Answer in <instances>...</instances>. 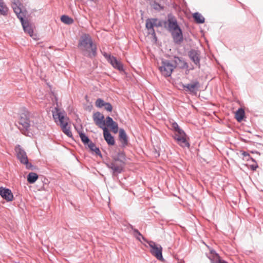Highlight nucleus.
I'll use <instances>...</instances> for the list:
<instances>
[{
    "instance_id": "f257e3e1",
    "label": "nucleus",
    "mask_w": 263,
    "mask_h": 263,
    "mask_svg": "<svg viewBox=\"0 0 263 263\" xmlns=\"http://www.w3.org/2000/svg\"><path fill=\"white\" fill-rule=\"evenodd\" d=\"M79 47L84 55L92 58L97 55V46L88 34H84L81 37Z\"/></svg>"
},
{
    "instance_id": "f03ea898",
    "label": "nucleus",
    "mask_w": 263,
    "mask_h": 263,
    "mask_svg": "<svg viewBox=\"0 0 263 263\" xmlns=\"http://www.w3.org/2000/svg\"><path fill=\"white\" fill-rule=\"evenodd\" d=\"M22 7V4L19 0L12 1V8L16 14L17 17L20 20L24 31L32 36L33 34V30L28 21L24 20L26 14V11L25 10H23Z\"/></svg>"
},
{
    "instance_id": "7ed1b4c3",
    "label": "nucleus",
    "mask_w": 263,
    "mask_h": 263,
    "mask_svg": "<svg viewBox=\"0 0 263 263\" xmlns=\"http://www.w3.org/2000/svg\"><path fill=\"white\" fill-rule=\"evenodd\" d=\"M18 123L20 124L18 128L24 135L28 136L29 133L31 134L30 132L31 130L30 120L27 115L22 114L21 115Z\"/></svg>"
},
{
    "instance_id": "20e7f679",
    "label": "nucleus",
    "mask_w": 263,
    "mask_h": 263,
    "mask_svg": "<svg viewBox=\"0 0 263 263\" xmlns=\"http://www.w3.org/2000/svg\"><path fill=\"white\" fill-rule=\"evenodd\" d=\"M175 68V66L174 65V64L167 60H163L161 62V65L159 67L161 74L165 77L171 76Z\"/></svg>"
},
{
    "instance_id": "39448f33",
    "label": "nucleus",
    "mask_w": 263,
    "mask_h": 263,
    "mask_svg": "<svg viewBox=\"0 0 263 263\" xmlns=\"http://www.w3.org/2000/svg\"><path fill=\"white\" fill-rule=\"evenodd\" d=\"M164 24V21H159L157 18H148L146 20V28L149 31V33L154 36H156L155 31L154 29V27H162Z\"/></svg>"
},
{
    "instance_id": "423d86ee",
    "label": "nucleus",
    "mask_w": 263,
    "mask_h": 263,
    "mask_svg": "<svg viewBox=\"0 0 263 263\" xmlns=\"http://www.w3.org/2000/svg\"><path fill=\"white\" fill-rule=\"evenodd\" d=\"M15 152L17 159L22 164H31L29 163L27 154L23 147L20 145H16L15 147Z\"/></svg>"
},
{
    "instance_id": "0eeeda50",
    "label": "nucleus",
    "mask_w": 263,
    "mask_h": 263,
    "mask_svg": "<svg viewBox=\"0 0 263 263\" xmlns=\"http://www.w3.org/2000/svg\"><path fill=\"white\" fill-rule=\"evenodd\" d=\"M147 243L151 248L150 252L151 254L158 260H163V258L162 254V248L161 245L156 244L153 241H149Z\"/></svg>"
},
{
    "instance_id": "6e6552de",
    "label": "nucleus",
    "mask_w": 263,
    "mask_h": 263,
    "mask_svg": "<svg viewBox=\"0 0 263 263\" xmlns=\"http://www.w3.org/2000/svg\"><path fill=\"white\" fill-rule=\"evenodd\" d=\"M167 24V30L169 32L175 31L180 27L178 24L176 18L172 14H169L167 16V20L164 21V25H166ZM166 27V26H165Z\"/></svg>"
},
{
    "instance_id": "1a4fd4ad",
    "label": "nucleus",
    "mask_w": 263,
    "mask_h": 263,
    "mask_svg": "<svg viewBox=\"0 0 263 263\" xmlns=\"http://www.w3.org/2000/svg\"><path fill=\"white\" fill-rule=\"evenodd\" d=\"M186 135L184 132L181 134H175L174 139L177 141L178 144L183 147L189 148L190 145L186 138Z\"/></svg>"
},
{
    "instance_id": "9d476101",
    "label": "nucleus",
    "mask_w": 263,
    "mask_h": 263,
    "mask_svg": "<svg viewBox=\"0 0 263 263\" xmlns=\"http://www.w3.org/2000/svg\"><path fill=\"white\" fill-rule=\"evenodd\" d=\"M182 87L186 91H189L193 94H196L200 87V84L198 81L196 80L190 84H183Z\"/></svg>"
},
{
    "instance_id": "9b49d317",
    "label": "nucleus",
    "mask_w": 263,
    "mask_h": 263,
    "mask_svg": "<svg viewBox=\"0 0 263 263\" xmlns=\"http://www.w3.org/2000/svg\"><path fill=\"white\" fill-rule=\"evenodd\" d=\"M104 119V115L99 111L95 112L93 115V120L95 123L102 129H104V127H106L105 126V121Z\"/></svg>"
},
{
    "instance_id": "f8f14e48",
    "label": "nucleus",
    "mask_w": 263,
    "mask_h": 263,
    "mask_svg": "<svg viewBox=\"0 0 263 263\" xmlns=\"http://www.w3.org/2000/svg\"><path fill=\"white\" fill-rule=\"evenodd\" d=\"M188 55L190 59L194 63V64L198 66L199 68H200V52L198 50L191 49L189 52Z\"/></svg>"
},
{
    "instance_id": "ddd939ff",
    "label": "nucleus",
    "mask_w": 263,
    "mask_h": 263,
    "mask_svg": "<svg viewBox=\"0 0 263 263\" xmlns=\"http://www.w3.org/2000/svg\"><path fill=\"white\" fill-rule=\"evenodd\" d=\"M104 56L107 59L108 61L115 68L120 71H123L124 68L122 64L118 61L115 57L107 54V53H105Z\"/></svg>"
},
{
    "instance_id": "4468645a",
    "label": "nucleus",
    "mask_w": 263,
    "mask_h": 263,
    "mask_svg": "<svg viewBox=\"0 0 263 263\" xmlns=\"http://www.w3.org/2000/svg\"><path fill=\"white\" fill-rule=\"evenodd\" d=\"M174 42L176 44H180L183 41V34L181 29L180 28L175 31L170 32Z\"/></svg>"
},
{
    "instance_id": "2eb2a0df",
    "label": "nucleus",
    "mask_w": 263,
    "mask_h": 263,
    "mask_svg": "<svg viewBox=\"0 0 263 263\" xmlns=\"http://www.w3.org/2000/svg\"><path fill=\"white\" fill-rule=\"evenodd\" d=\"M0 195L7 201H11L13 199V195L10 190L4 187H0Z\"/></svg>"
},
{
    "instance_id": "dca6fc26",
    "label": "nucleus",
    "mask_w": 263,
    "mask_h": 263,
    "mask_svg": "<svg viewBox=\"0 0 263 263\" xmlns=\"http://www.w3.org/2000/svg\"><path fill=\"white\" fill-rule=\"evenodd\" d=\"M52 116L55 122L57 123L59 122L60 123L66 120L63 114L57 107H55L54 110L52 111Z\"/></svg>"
},
{
    "instance_id": "f3484780",
    "label": "nucleus",
    "mask_w": 263,
    "mask_h": 263,
    "mask_svg": "<svg viewBox=\"0 0 263 263\" xmlns=\"http://www.w3.org/2000/svg\"><path fill=\"white\" fill-rule=\"evenodd\" d=\"M174 65L178 67L180 69L187 68L189 67L188 64L182 58L175 57L174 60Z\"/></svg>"
},
{
    "instance_id": "a211bd4d",
    "label": "nucleus",
    "mask_w": 263,
    "mask_h": 263,
    "mask_svg": "<svg viewBox=\"0 0 263 263\" xmlns=\"http://www.w3.org/2000/svg\"><path fill=\"white\" fill-rule=\"evenodd\" d=\"M103 130L104 137L107 143L110 145L115 144V140L114 137L109 133L107 127H104Z\"/></svg>"
},
{
    "instance_id": "6ab92c4d",
    "label": "nucleus",
    "mask_w": 263,
    "mask_h": 263,
    "mask_svg": "<svg viewBox=\"0 0 263 263\" xmlns=\"http://www.w3.org/2000/svg\"><path fill=\"white\" fill-rule=\"evenodd\" d=\"M119 138L123 146H125L127 144V136L125 130L123 128H120L119 130Z\"/></svg>"
},
{
    "instance_id": "aec40b11",
    "label": "nucleus",
    "mask_w": 263,
    "mask_h": 263,
    "mask_svg": "<svg viewBox=\"0 0 263 263\" xmlns=\"http://www.w3.org/2000/svg\"><path fill=\"white\" fill-rule=\"evenodd\" d=\"M63 132L69 137H72V135L70 130V127L68 125L67 120H64L60 123Z\"/></svg>"
},
{
    "instance_id": "412c9836",
    "label": "nucleus",
    "mask_w": 263,
    "mask_h": 263,
    "mask_svg": "<svg viewBox=\"0 0 263 263\" xmlns=\"http://www.w3.org/2000/svg\"><path fill=\"white\" fill-rule=\"evenodd\" d=\"M114 175H117L123 170L122 165H107Z\"/></svg>"
},
{
    "instance_id": "4be33fe9",
    "label": "nucleus",
    "mask_w": 263,
    "mask_h": 263,
    "mask_svg": "<svg viewBox=\"0 0 263 263\" xmlns=\"http://www.w3.org/2000/svg\"><path fill=\"white\" fill-rule=\"evenodd\" d=\"M39 176L36 173L30 172L27 175V181L31 184L34 183L38 179Z\"/></svg>"
},
{
    "instance_id": "5701e85b",
    "label": "nucleus",
    "mask_w": 263,
    "mask_h": 263,
    "mask_svg": "<svg viewBox=\"0 0 263 263\" xmlns=\"http://www.w3.org/2000/svg\"><path fill=\"white\" fill-rule=\"evenodd\" d=\"M193 17L195 21L198 24H202L205 22L204 17L199 12L194 13Z\"/></svg>"
},
{
    "instance_id": "b1692460",
    "label": "nucleus",
    "mask_w": 263,
    "mask_h": 263,
    "mask_svg": "<svg viewBox=\"0 0 263 263\" xmlns=\"http://www.w3.org/2000/svg\"><path fill=\"white\" fill-rule=\"evenodd\" d=\"M245 116V111L242 108L238 109L235 113V118L238 122H241Z\"/></svg>"
},
{
    "instance_id": "393cba45",
    "label": "nucleus",
    "mask_w": 263,
    "mask_h": 263,
    "mask_svg": "<svg viewBox=\"0 0 263 263\" xmlns=\"http://www.w3.org/2000/svg\"><path fill=\"white\" fill-rule=\"evenodd\" d=\"M131 229L133 230L134 232V236L139 241H141V238H142L144 241L148 242V241L142 236V235L140 233V232L136 229H134L132 226H130Z\"/></svg>"
},
{
    "instance_id": "a878e982",
    "label": "nucleus",
    "mask_w": 263,
    "mask_h": 263,
    "mask_svg": "<svg viewBox=\"0 0 263 263\" xmlns=\"http://www.w3.org/2000/svg\"><path fill=\"white\" fill-rule=\"evenodd\" d=\"M61 20L63 23L67 25L72 24L73 23V20L66 15H62L61 17Z\"/></svg>"
},
{
    "instance_id": "bb28decb",
    "label": "nucleus",
    "mask_w": 263,
    "mask_h": 263,
    "mask_svg": "<svg viewBox=\"0 0 263 263\" xmlns=\"http://www.w3.org/2000/svg\"><path fill=\"white\" fill-rule=\"evenodd\" d=\"M115 159L116 161H119L120 162L124 164L126 163L125 155L123 153H119Z\"/></svg>"
},
{
    "instance_id": "cd10ccee",
    "label": "nucleus",
    "mask_w": 263,
    "mask_h": 263,
    "mask_svg": "<svg viewBox=\"0 0 263 263\" xmlns=\"http://www.w3.org/2000/svg\"><path fill=\"white\" fill-rule=\"evenodd\" d=\"M88 146L91 151L95 152V153L98 155H101V152L99 148L96 147L95 144L92 141L90 142L88 144Z\"/></svg>"
},
{
    "instance_id": "c85d7f7f",
    "label": "nucleus",
    "mask_w": 263,
    "mask_h": 263,
    "mask_svg": "<svg viewBox=\"0 0 263 263\" xmlns=\"http://www.w3.org/2000/svg\"><path fill=\"white\" fill-rule=\"evenodd\" d=\"M212 263H228L226 261L221 259L219 255L215 253V256L211 259Z\"/></svg>"
},
{
    "instance_id": "c756f323",
    "label": "nucleus",
    "mask_w": 263,
    "mask_h": 263,
    "mask_svg": "<svg viewBox=\"0 0 263 263\" xmlns=\"http://www.w3.org/2000/svg\"><path fill=\"white\" fill-rule=\"evenodd\" d=\"M7 12V8L4 5L3 0H0V14L2 15H6Z\"/></svg>"
},
{
    "instance_id": "7c9ffc66",
    "label": "nucleus",
    "mask_w": 263,
    "mask_h": 263,
    "mask_svg": "<svg viewBox=\"0 0 263 263\" xmlns=\"http://www.w3.org/2000/svg\"><path fill=\"white\" fill-rule=\"evenodd\" d=\"M80 137L82 141L84 143V144H88L91 141L89 140L88 137L84 133H81L79 134Z\"/></svg>"
},
{
    "instance_id": "2f4dec72",
    "label": "nucleus",
    "mask_w": 263,
    "mask_h": 263,
    "mask_svg": "<svg viewBox=\"0 0 263 263\" xmlns=\"http://www.w3.org/2000/svg\"><path fill=\"white\" fill-rule=\"evenodd\" d=\"M172 127L175 130V131L177 132L176 134H181L183 132H184L182 129H181L179 127V125L176 122L172 123Z\"/></svg>"
},
{
    "instance_id": "473e14b6",
    "label": "nucleus",
    "mask_w": 263,
    "mask_h": 263,
    "mask_svg": "<svg viewBox=\"0 0 263 263\" xmlns=\"http://www.w3.org/2000/svg\"><path fill=\"white\" fill-rule=\"evenodd\" d=\"M106 102H105L102 99L99 98L96 101V106L97 107L101 108L103 107Z\"/></svg>"
},
{
    "instance_id": "72a5a7b5",
    "label": "nucleus",
    "mask_w": 263,
    "mask_h": 263,
    "mask_svg": "<svg viewBox=\"0 0 263 263\" xmlns=\"http://www.w3.org/2000/svg\"><path fill=\"white\" fill-rule=\"evenodd\" d=\"M242 155L243 156V160H246L247 161H248L250 160V159H251L253 162H255L254 159L251 158L250 156V155L246 152H243L242 153Z\"/></svg>"
},
{
    "instance_id": "f704fd0d",
    "label": "nucleus",
    "mask_w": 263,
    "mask_h": 263,
    "mask_svg": "<svg viewBox=\"0 0 263 263\" xmlns=\"http://www.w3.org/2000/svg\"><path fill=\"white\" fill-rule=\"evenodd\" d=\"M108 127H110L111 128L112 132H114V133H117L118 131V124L116 122H115Z\"/></svg>"
},
{
    "instance_id": "c9c22d12",
    "label": "nucleus",
    "mask_w": 263,
    "mask_h": 263,
    "mask_svg": "<svg viewBox=\"0 0 263 263\" xmlns=\"http://www.w3.org/2000/svg\"><path fill=\"white\" fill-rule=\"evenodd\" d=\"M105 121V125H106L107 126L110 125L111 124H112L113 123L115 122V121L112 120V119L109 116H108L106 118V120Z\"/></svg>"
},
{
    "instance_id": "e433bc0d",
    "label": "nucleus",
    "mask_w": 263,
    "mask_h": 263,
    "mask_svg": "<svg viewBox=\"0 0 263 263\" xmlns=\"http://www.w3.org/2000/svg\"><path fill=\"white\" fill-rule=\"evenodd\" d=\"M105 109L108 111H111L112 110V105L110 103L106 102L105 105L104 106Z\"/></svg>"
},
{
    "instance_id": "4c0bfd02",
    "label": "nucleus",
    "mask_w": 263,
    "mask_h": 263,
    "mask_svg": "<svg viewBox=\"0 0 263 263\" xmlns=\"http://www.w3.org/2000/svg\"><path fill=\"white\" fill-rule=\"evenodd\" d=\"M252 171H254L258 167V165H246Z\"/></svg>"
},
{
    "instance_id": "58836bf2",
    "label": "nucleus",
    "mask_w": 263,
    "mask_h": 263,
    "mask_svg": "<svg viewBox=\"0 0 263 263\" xmlns=\"http://www.w3.org/2000/svg\"><path fill=\"white\" fill-rule=\"evenodd\" d=\"M154 8L156 10H162L163 7H161L159 4L155 3L154 6Z\"/></svg>"
},
{
    "instance_id": "ea45409f",
    "label": "nucleus",
    "mask_w": 263,
    "mask_h": 263,
    "mask_svg": "<svg viewBox=\"0 0 263 263\" xmlns=\"http://www.w3.org/2000/svg\"><path fill=\"white\" fill-rule=\"evenodd\" d=\"M26 167L30 170H34L36 168L34 165H26Z\"/></svg>"
},
{
    "instance_id": "a19ab883",
    "label": "nucleus",
    "mask_w": 263,
    "mask_h": 263,
    "mask_svg": "<svg viewBox=\"0 0 263 263\" xmlns=\"http://www.w3.org/2000/svg\"><path fill=\"white\" fill-rule=\"evenodd\" d=\"M213 252L215 253V252L214 251H211V253H213Z\"/></svg>"
}]
</instances>
